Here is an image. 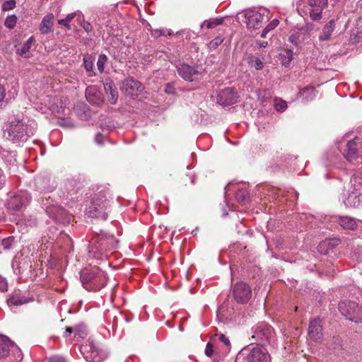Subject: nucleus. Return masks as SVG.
Masks as SVG:
<instances>
[{
  "mask_svg": "<svg viewBox=\"0 0 362 362\" xmlns=\"http://www.w3.org/2000/svg\"><path fill=\"white\" fill-rule=\"evenodd\" d=\"M35 41L33 37H30L23 45L22 47L18 49V53L24 57H30V49L31 47L32 44Z\"/></svg>",
  "mask_w": 362,
  "mask_h": 362,
  "instance_id": "c85d7f7f",
  "label": "nucleus"
},
{
  "mask_svg": "<svg viewBox=\"0 0 362 362\" xmlns=\"http://www.w3.org/2000/svg\"><path fill=\"white\" fill-rule=\"evenodd\" d=\"M72 333H74V327H66L65 332H64V337L66 338L69 337Z\"/></svg>",
  "mask_w": 362,
  "mask_h": 362,
  "instance_id": "3c124183",
  "label": "nucleus"
},
{
  "mask_svg": "<svg viewBox=\"0 0 362 362\" xmlns=\"http://www.w3.org/2000/svg\"><path fill=\"white\" fill-rule=\"evenodd\" d=\"M178 74L185 81H194L199 79L200 75L204 72V69L200 65L194 66L187 64H182L177 67Z\"/></svg>",
  "mask_w": 362,
  "mask_h": 362,
  "instance_id": "1a4fd4ad",
  "label": "nucleus"
},
{
  "mask_svg": "<svg viewBox=\"0 0 362 362\" xmlns=\"http://www.w3.org/2000/svg\"><path fill=\"white\" fill-rule=\"evenodd\" d=\"M218 339L222 341L226 346H230V340L223 334H220L218 335Z\"/></svg>",
  "mask_w": 362,
  "mask_h": 362,
  "instance_id": "de8ad7c7",
  "label": "nucleus"
},
{
  "mask_svg": "<svg viewBox=\"0 0 362 362\" xmlns=\"http://www.w3.org/2000/svg\"><path fill=\"white\" fill-rule=\"evenodd\" d=\"M15 344L6 336L0 335V358H5L8 356L11 348Z\"/></svg>",
  "mask_w": 362,
  "mask_h": 362,
  "instance_id": "5701e85b",
  "label": "nucleus"
},
{
  "mask_svg": "<svg viewBox=\"0 0 362 362\" xmlns=\"http://www.w3.org/2000/svg\"><path fill=\"white\" fill-rule=\"evenodd\" d=\"M274 107L277 111L283 112L286 109L287 104L284 100L276 101Z\"/></svg>",
  "mask_w": 362,
  "mask_h": 362,
  "instance_id": "a19ab883",
  "label": "nucleus"
},
{
  "mask_svg": "<svg viewBox=\"0 0 362 362\" xmlns=\"http://www.w3.org/2000/svg\"><path fill=\"white\" fill-rule=\"evenodd\" d=\"M107 61V57L105 54H100L98 57L97 62V68L100 73H103L105 68V64Z\"/></svg>",
  "mask_w": 362,
  "mask_h": 362,
  "instance_id": "c9c22d12",
  "label": "nucleus"
},
{
  "mask_svg": "<svg viewBox=\"0 0 362 362\" xmlns=\"http://www.w3.org/2000/svg\"><path fill=\"white\" fill-rule=\"evenodd\" d=\"M8 283L6 278L0 275V291L4 292L7 291Z\"/></svg>",
  "mask_w": 362,
  "mask_h": 362,
  "instance_id": "37998d69",
  "label": "nucleus"
},
{
  "mask_svg": "<svg viewBox=\"0 0 362 362\" xmlns=\"http://www.w3.org/2000/svg\"><path fill=\"white\" fill-rule=\"evenodd\" d=\"M268 33H269V31H268V30H267L264 28V29L263 30V31H262V34H261V37H263V38L266 37L267 34Z\"/></svg>",
  "mask_w": 362,
  "mask_h": 362,
  "instance_id": "052dcab7",
  "label": "nucleus"
},
{
  "mask_svg": "<svg viewBox=\"0 0 362 362\" xmlns=\"http://www.w3.org/2000/svg\"><path fill=\"white\" fill-rule=\"evenodd\" d=\"M75 336L84 338L86 336V328L83 324H79L74 327Z\"/></svg>",
  "mask_w": 362,
  "mask_h": 362,
  "instance_id": "f704fd0d",
  "label": "nucleus"
},
{
  "mask_svg": "<svg viewBox=\"0 0 362 362\" xmlns=\"http://www.w3.org/2000/svg\"><path fill=\"white\" fill-rule=\"evenodd\" d=\"M299 94L308 101L313 100L315 96L313 87H305L299 91Z\"/></svg>",
  "mask_w": 362,
  "mask_h": 362,
  "instance_id": "7c9ffc66",
  "label": "nucleus"
},
{
  "mask_svg": "<svg viewBox=\"0 0 362 362\" xmlns=\"http://www.w3.org/2000/svg\"><path fill=\"white\" fill-rule=\"evenodd\" d=\"M343 155L349 161L362 158V140L356 136L349 141L343 150Z\"/></svg>",
  "mask_w": 362,
  "mask_h": 362,
  "instance_id": "6e6552de",
  "label": "nucleus"
},
{
  "mask_svg": "<svg viewBox=\"0 0 362 362\" xmlns=\"http://www.w3.org/2000/svg\"><path fill=\"white\" fill-rule=\"evenodd\" d=\"M222 23H223V19L222 18H216V19H214V20L208 22L206 24V26L207 28L211 29V28H215L216 26H217L218 25L222 24Z\"/></svg>",
  "mask_w": 362,
  "mask_h": 362,
  "instance_id": "ea45409f",
  "label": "nucleus"
},
{
  "mask_svg": "<svg viewBox=\"0 0 362 362\" xmlns=\"http://www.w3.org/2000/svg\"><path fill=\"white\" fill-rule=\"evenodd\" d=\"M81 352L89 362H101L105 358L104 353L93 342H88L81 347Z\"/></svg>",
  "mask_w": 362,
  "mask_h": 362,
  "instance_id": "9b49d317",
  "label": "nucleus"
},
{
  "mask_svg": "<svg viewBox=\"0 0 362 362\" xmlns=\"http://www.w3.org/2000/svg\"><path fill=\"white\" fill-rule=\"evenodd\" d=\"M6 179L3 170L0 168V189L5 185Z\"/></svg>",
  "mask_w": 362,
  "mask_h": 362,
  "instance_id": "603ef678",
  "label": "nucleus"
},
{
  "mask_svg": "<svg viewBox=\"0 0 362 362\" xmlns=\"http://www.w3.org/2000/svg\"><path fill=\"white\" fill-rule=\"evenodd\" d=\"M249 193L246 189H239L236 192V199L239 202H245L248 198Z\"/></svg>",
  "mask_w": 362,
  "mask_h": 362,
  "instance_id": "e433bc0d",
  "label": "nucleus"
},
{
  "mask_svg": "<svg viewBox=\"0 0 362 362\" xmlns=\"http://www.w3.org/2000/svg\"><path fill=\"white\" fill-rule=\"evenodd\" d=\"M233 296L238 303L245 304L252 297V289L246 283L240 281L234 285Z\"/></svg>",
  "mask_w": 362,
  "mask_h": 362,
  "instance_id": "9d476101",
  "label": "nucleus"
},
{
  "mask_svg": "<svg viewBox=\"0 0 362 362\" xmlns=\"http://www.w3.org/2000/svg\"><path fill=\"white\" fill-rule=\"evenodd\" d=\"M246 61L250 64V66H252V64H253V62L255 60L253 59V57L251 54H250L249 56L247 57Z\"/></svg>",
  "mask_w": 362,
  "mask_h": 362,
  "instance_id": "bf43d9fd",
  "label": "nucleus"
},
{
  "mask_svg": "<svg viewBox=\"0 0 362 362\" xmlns=\"http://www.w3.org/2000/svg\"><path fill=\"white\" fill-rule=\"evenodd\" d=\"M151 34L153 36H154L155 37H158L161 35H165V31L162 29H156V30H153L151 31Z\"/></svg>",
  "mask_w": 362,
  "mask_h": 362,
  "instance_id": "8fccbe9b",
  "label": "nucleus"
},
{
  "mask_svg": "<svg viewBox=\"0 0 362 362\" xmlns=\"http://www.w3.org/2000/svg\"><path fill=\"white\" fill-rule=\"evenodd\" d=\"M334 29L335 21L332 19L324 25L322 33L319 36V40L322 42L329 40Z\"/></svg>",
  "mask_w": 362,
  "mask_h": 362,
  "instance_id": "b1692460",
  "label": "nucleus"
},
{
  "mask_svg": "<svg viewBox=\"0 0 362 362\" xmlns=\"http://www.w3.org/2000/svg\"><path fill=\"white\" fill-rule=\"evenodd\" d=\"M81 26L83 27V28L86 30V32L87 33H90L93 30V26L92 25L89 23V22H87V21H83L82 23H81Z\"/></svg>",
  "mask_w": 362,
  "mask_h": 362,
  "instance_id": "09e8293b",
  "label": "nucleus"
},
{
  "mask_svg": "<svg viewBox=\"0 0 362 362\" xmlns=\"http://www.w3.org/2000/svg\"><path fill=\"white\" fill-rule=\"evenodd\" d=\"M238 101L237 93L233 88H225L217 97V103L223 106L235 104Z\"/></svg>",
  "mask_w": 362,
  "mask_h": 362,
  "instance_id": "4468645a",
  "label": "nucleus"
},
{
  "mask_svg": "<svg viewBox=\"0 0 362 362\" xmlns=\"http://www.w3.org/2000/svg\"><path fill=\"white\" fill-rule=\"evenodd\" d=\"M319 28L312 22H306L302 25L299 30L303 34H309L310 33L317 30Z\"/></svg>",
  "mask_w": 362,
  "mask_h": 362,
  "instance_id": "2f4dec72",
  "label": "nucleus"
},
{
  "mask_svg": "<svg viewBox=\"0 0 362 362\" xmlns=\"http://www.w3.org/2000/svg\"><path fill=\"white\" fill-rule=\"evenodd\" d=\"M245 359L246 362H269L271 358L267 351L259 347L247 346L237 355V360Z\"/></svg>",
  "mask_w": 362,
  "mask_h": 362,
  "instance_id": "20e7f679",
  "label": "nucleus"
},
{
  "mask_svg": "<svg viewBox=\"0 0 362 362\" xmlns=\"http://www.w3.org/2000/svg\"><path fill=\"white\" fill-rule=\"evenodd\" d=\"M117 244V241L113 235L105 233L98 234L90 241V257L100 258L98 254L103 255L105 252L110 251L116 247Z\"/></svg>",
  "mask_w": 362,
  "mask_h": 362,
  "instance_id": "7ed1b4c3",
  "label": "nucleus"
},
{
  "mask_svg": "<svg viewBox=\"0 0 362 362\" xmlns=\"http://www.w3.org/2000/svg\"><path fill=\"white\" fill-rule=\"evenodd\" d=\"M246 23L248 28L258 29L262 27L264 21V16L259 12L247 11L245 13Z\"/></svg>",
  "mask_w": 362,
  "mask_h": 362,
  "instance_id": "2eb2a0df",
  "label": "nucleus"
},
{
  "mask_svg": "<svg viewBox=\"0 0 362 362\" xmlns=\"http://www.w3.org/2000/svg\"><path fill=\"white\" fill-rule=\"evenodd\" d=\"M16 7L15 0L6 1L1 6V10L3 11H7L13 9Z\"/></svg>",
  "mask_w": 362,
  "mask_h": 362,
  "instance_id": "4c0bfd02",
  "label": "nucleus"
},
{
  "mask_svg": "<svg viewBox=\"0 0 362 362\" xmlns=\"http://www.w3.org/2000/svg\"><path fill=\"white\" fill-rule=\"evenodd\" d=\"M144 86L141 82L133 78H127L122 81L121 90L127 96L134 98L142 93Z\"/></svg>",
  "mask_w": 362,
  "mask_h": 362,
  "instance_id": "ddd939ff",
  "label": "nucleus"
},
{
  "mask_svg": "<svg viewBox=\"0 0 362 362\" xmlns=\"http://www.w3.org/2000/svg\"><path fill=\"white\" fill-rule=\"evenodd\" d=\"M273 337V328L265 322L258 323L252 327V338L262 346L269 344Z\"/></svg>",
  "mask_w": 362,
  "mask_h": 362,
  "instance_id": "423d86ee",
  "label": "nucleus"
},
{
  "mask_svg": "<svg viewBox=\"0 0 362 362\" xmlns=\"http://www.w3.org/2000/svg\"><path fill=\"white\" fill-rule=\"evenodd\" d=\"M213 353H214L213 345H212V344L209 342V343H207V344L206 346L205 354L209 357H211L213 355Z\"/></svg>",
  "mask_w": 362,
  "mask_h": 362,
  "instance_id": "a18cd8bd",
  "label": "nucleus"
},
{
  "mask_svg": "<svg viewBox=\"0 0 362 362\" xmlns=\"http://www.w3.org/2000/svg\"><path fill=\"white\" fill-rule=\"evenodd\" d=\"M279 21L277 19L272 20L265 28L269 32L274 30L279 24Z\"/></svg>",
  "mask_w": 362,
  "mask_h": 362,
  "instance_id": "c03bdc74",
  "label": "nucleus"
},
{
  "mask_svg": "<svg viewBox=\"0 0 362 362\" xmlns=\"http://www.w3.org/2000/svg\"><path fill=\"white\" fill-rule=\"evenodd\" d=\"M339 240L337 239L325 240L319 244L317 250L321 254L327 255L329 252V250L339 245Z\"/></svg>",
  "mask_w": 362,
  "mask_h": 362,
  "instance_id": "a878e982",
  "label": "nucleus"
},
{
  "mask_svg": "<svg viewBox=\"0 0 362 362\" xmlns=\"http://www.w3.org/2000/svg\"><path fill=\"white\" fill-rule=\"evenodd\" d=\"M257 44L259 45L261 48H264L267 46L268 43L267 41H261V40H257Z\"/></svg>",
  "mask_w": 362,
  "mask_h": 362,
  "instance_id": "13d9d810",
  "label": "nucleus"
},
{
  "mask_svg": "<svg viewBox=\"0 0 362 362\" xmlns=\"http://www.w3.org/2000/svg\"><path fill=\"white\" fill-rule=\"evenodd\" d=\"M100 269L96 267L86 268L80 272L81 281L85 288V286L90 285L93 281L95 276L99 272Z\"/></svg>",
  "mask_w": 362,
  "mask_h": 362,
  "instance_id": "6ab92c4d",
  "label": "nucleus"
},
{
  "mask_svg": "<svg viewBox=\"0 0 362 362\" xmlns=\"http://www.w3.org/2000/svg\"><path fill=\"white\" fill-rule=\"evenodd\" d=\"M15 347L18 350V351H21V349H19L17 346H15L13 348Z\"/></svg>",
  "mask_w": 362,
  "mask_h": 362,
  "instance_id": "e2e57ef3",
  "label": "nucleus"
},
{
  "mask_svg": "<svg viewBox=\"0 0 362 362\" xmlns=\"http://www.w3.org/2000/svg\"><path fill=\"white\" fill-rule=\"evenodd\" d=\"M78 13H80V12L78 11L68 14L66 16V17L65 18L66 21L70 23L76 16Z\"/></svg>",
  "mask_w": 362,
  "mask_h": 362,
  "instance_id": "5fc2aeb1",
  "label": "nucleus"
},
{
  "mask_svg": "<svg viewBox=\"0 0 362 362\" xmlns=\"http://www.w3.org/2000/svg\"><path fill=\"white\" fill-rule=\"evenodd\" d=\"M107 283V277L104 272L101 269L99 270V272L95 276L93 281L90 285L85 286V288L88 291H96L100 290L103 288Z\"/></svg>",
  "mask_w": 362,
  "mask_h": 362,
  "instance_id": "aec40b11",
  "label": "nucleus"
},
{
  "mask_svg": "<svg viewBox=\"0 0 362 362\" xmlns=\"http://www.w3.org/2000/svg\"><path fill=\"white\" fill-rule=\"evenodd\" d=\"M81 187V183L74 178L67 179L63 186V189L68 194H75Z\"/></svg>",
  "mask_w": 362,
  "mask_h": 362,
  "instance_id": "393cba45",
  "label": "nucleus"
},
{
  "mask_svg": "<svg viewBox=\"0 0 362 362\" xmlns=\"http://www.w3.org/2000/svg\"><path fill=\"white\" fill-rule=\"evenodd\" d=\"M30 301H33V299L21 295L20 292H15L7 300V303L9 306H18L26 304Z\"/></svg>",
  "mask_w": 362,
  "mask_h": 362,
  "instance_id": "4be33fe9",
  "label": "nucleus"
},
{
  "mask_svg": "<svg viewBox=\"0 0 362 362\" xmlns=\"http://www.w3.org/2000/svg\"><path fill=\"white\" fill-rule=\"evenodd\" d=\"M58 23L59 25H64L65 26L67 29L70 30L71 29V25L69 24V22L66 21V18H64V19H59L58 21Z\"/></svg>",
  "mask_w": 362,
  "mask_h": 362,
  "instance_id": "864d4df0",
  "label": "nucleus"
},
{
  "mask_svg": "<svg viewBox=\"0 0 362 362\" xmlns=\"http://www.w3.org/2000/svg\"><path fill=\"white\" fill-rule=\"evenodd\" d=\"M339 310L348 320L356 323L362 322V308L356 302L343 300L339 303Z\"/></svg>",
  "mask_w": 362,
  "mask_h": 362,
  "instance_id": "0eeeda50",
  "label": "nucleus"
},
{
  "mask_svg": "<svg viewBox=\"0 0 362 362\" xmlns=\"http://www.w3.org/2000/svg\"><path fill=\"white\" fill-rule=\"evenodd\" d=\"M87 100L95 105L99 106L103 103V93L93 86H88L86 90Z\"/></svg>",
  "mask_w": 362,
  "mask_h": 362,
  "instance_id": "a211bd4d",
  "label": "nucleus"
},
{
  "mask_svg": "<svg viewBox=\"0 0 362 362\" xmlns=\"http://www.w3.org/2000/svg\"><path fill=\"white\" fill-rule=\"evenodd\" d=\"M83 66L87 72H90L93 69V58L91 55H86L83 57Z\"/></svg>",
  "mask_w": 362,
  "mask_h": 362,
  "instance_id": "473e14b6",
  "label": "nucleus"
},
{
  "mask_svg": "<svg viewBox=\"0 0 362 362\" xmlns=\"http://www.w3.org/2000/svg\"><path fill=\"white\" fill-rule=\"evenodd\" d=\"M30 200V196L27 192H20L17 194H11L6 206L9 210L18 211L23 206L27 205Z\"/></svg>",
  "mask_w": 362,
  "mask_h": 362,
  "instance_id": "f8f14e48",
  "label": "nucleus"
},
{
  "mask_svg": "<svg viewBox=\"0 0 362 362\" xmlns=\"http://www.w3.org/2000/svg\"><path fill=\"white\" fill-rule=\"evenodd\" d=\"M223 38L220 36L215 37L209 43V47L211 49H216L222 42Z\"/></svg>",
  "mask_w": 362,
  "mask_h": 362,
  "instance_id": "58836bf2",
  "label": "nucleus"
},
{
  "mask_svg": "<svg viewBox=\"0 0 362 362\" xmlns=\"http://www.w3.org/2000/svg\"><path fill=\"white\" fill-rule=\"evenodd\" d=\"M103 83L110 103L112 105L116 104L118 99V91L114 81L110 78H106L103 81Z\"/></svg>",
  "mask_w": 362,
  "mask_h": 362,
  "instance_id": "dca6fc26",
  "label": "nucleus"
},
{
  "mask_svg": "<svg viewBox=\"0 0 362 362\" xmlns=\"http://www.w3.org/2000/svg\"><path fill=\"white\" fill-rule=\"evenodd\" d=\"M35 126L34 122L29 123V121L14 119L9 123L5 132V136L13 144L21 146L35 134Z\"/></svg>",
  "mask_w": 362,
  "mask_h": 362,
  "instance_id": "f257e3e1",
  "label": "nucleus"
},
{
  "mask_svg": "<svg viewBox=\"0 0 362 362\" xmlns=\"http://www.w3.org/2000/svg\"><path fill=\"white\" fill-rule=\"evenodd\" d=\"M305 15H308L313 21H319L322 18V11L327 6V0H303Z\"/></svg>",
  "mask_w": 362,
  "mask_h": 362,
  "instance_id": "39448f33",
  "label": "nucleus"
},
{
  "mask_svg": "<svg viewBox=\"0 0 362 362\" xmlns=\"http://www.w3.org/2000/svg\"><path fill=\"white\" fill-rule=\"evenodd\" d=\"M344 203L346 207H358L361 204V201L357 192H351L348 197L344 199Z\"/></svg>",
  "mask_w": 362,
  "mask_h": 362,
  "instance_id": "cd10ccee",
  "label": "nucleus"
},
{
  "mask_svg": "<svg viewBox=\"0 0 362 362\" xmlns=\"http://www.w3.org/2000/svg\"><path fill=\"white\" fill-rule=\"evenodd\" d=\"M6 96V89L5 88L0 84V103L3 101Z\"/></svg>",
  "mask_w": 362,
  "mask_h": 362,
  "instance_id": "6e6d98bb",
  "label": "nucleus"
},
{
  "mask_svg": "<svg viewBox=\"0 0 362 362\" xmlns=\"http://www.w3.org/2000/svg\"><path fill=\"white\" fill-rule=\"evenodd\" d=\"M339 224L344 229L354 230L357 228L356 220L349 216H341L339 218Z\"/></svg>",
  "mask_w": 362,
  "mask_h": 362,
  "instance_id": "bb28decb",
  "label": "nucleus"
},
{
  "mask_svg": "<svg viewBox=\"0 0 362 362\" xmlns=\"http://www.w3.org/2000/svg\"><path fill=\"white\" fill-rule=\"evenodd\" d=\"M308 334L310 339L315 341H319L322 339V326L319 318H315L310 322Z\"/></svg>",
  "mask_w": 362,
  "mask_h": 362,
  "instance_id": "f3484780",
  "label": "nucleus"
},
{
  "mask_svg": "<svg viewBox=\"0 0 362 362\" xmlns=\"http://www.w3.org/2000/svg\"><path fill=\"white\" fill-rule=\"evenodd\" d=\"M18 18L16 15H9L6 17L4 25L8 29H13L16 25Z\"/></svg>",
  "mask_w": 362,
  "mask_h": 362,
  "instance_id": "72a5a7b5",
  "label": "nucleus"
},
{
  "mask_svg": "<svg viewBox=\"0 0 362 362\" xmlns=\"http://www.w3.org/2000/svg\"><path fill=\"white\" fill-rule=\"evenodd\" d=\"M108 194L107 191L105 189L95 194L90 206L86 209L88 217L101 218L103 220L107 218L108 214L107 211L109 206Z\"/></svg>",
  "mask_w": 362,
  "mask_h": 362,
  "instance_id": "f03ea898",
  "label": "nucleus"
},
{
  "mask_svg": "<svg viewBox=\"0 0 362 362\" xmlns=\"http://www.w3.org/2000/svg\"><path fill=\"white\" fill-rule=\"evenodd\" d=\"M54 18V14L52 13H48L43 17L39 26V30L41 34H48L52 31Z\"/></svg>",
  "mask_w": 362,
  "mask_h": 362,
  "instance_id": "412c9836",
  "label": "nucleus"
},
{
  "mask_svg": "<svg viewBox=\"0 0 362 362\" xmlns=\"http://www.w3.org/2000/svg\"><path fill=\"white\" fill-rule=\"evenodd\" d=\"M214 362H218V360H216V359H214Z\"/></svg>",
  "mask_w": 362,
  "mask_h": 362,
  "instance_id": "0e129e2a",
  "label": "nucleus"
},
{
  "mask_svg": "<svg viewBox=\"0 0 362 362\" xmlns=\"http://www.w3.org/2000/svg\"><path fill=\"white\" fill-rule=\"evenodd\" d=\"M48 362H66V360L62 356H53L48 358Z\"/></svg>",
  "mask_w": 362,
  "mask_h": 362,
  "instance_id": "49530a36",
  "label": "nucleus"
},
{
  "mask_svg": "<svg viewBox=\"0 0 362 362\" xmlns=\"http://www.w3.org/2000/svg\"><path fill=\"white\" fill-rule=\"evenodd\" d=\"M327 275H328V276H334V270H332V272H327Z\"/></svg>",
  "mask_w": 362,
  "mask_h": 362,
  "instance_id": "680f3d73",
  "label": "nucleus"
},
{
  "mask_svg": "<svg viewBox=\"0 0 362 362\" xmlns=\"http://www.w3.org/2000/svg\"><path fill=\"white\" fill-rule=\"evenodd\" d=\"M15 244L14 238L13 236L4 238L0 241V252L8 250L13 248Z\"/></svg>",
  "mask_w": 362,
  "mask_h": 362,
  "instance_id": "c756f323",
  "label": "nucleus"
},
{
  "mask_svg": "<svg viewBox=\"0 0 362 362\" xmlns=\"http://www.w3.org/2000/svg\"><path fill=\"white\" fill-rule=\"evenodd\" d=\"M251 67H254L256 70H261L264 67L263 62L260 59L257 58L253 62V64H252Z\"/></svg>",
  "mask_w": 362,
  "mask_h": 362,
  "instance_id": "79ce46f5",
  "label": "nucleus"
},
{
  "mask_svg": "<svg viewBox=\"0 0 362 362\" xmlns=\"http://www.w3.org/2000/svg\"><path fill=\"white\" fill-rule=\"evenodd\" d=\"M95 141L99 145L103 144L102 134L98 133L95 136Z\"/></svg>",
  "mask_w": 362,
  "mask_h": 362,
  "instance_id": "4d7b16f0",
  "label": "nucleus"
}]
</instances>
